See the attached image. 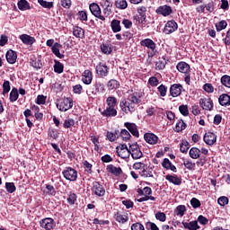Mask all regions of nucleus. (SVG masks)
<instances>
[{"mask_svg":"<svg viewBox=\"0 0 230 230\" xmlns=\"http://www.w3.org/2000/svg\"><path fill=\"white\" fill-rule=\"evenodd\" d=\"M143 92H133L128 96V99H123L119 102V107L122 112L126 114H132L136 111V105L141 103L143 98Z\"/></svg>","mask_w":230,"mask_h":230,"instance_id":"f257e3e1","label":"nucleus"},{"mask_svg":"<svg viewBox=\"0 0 230 230\" xmlns=\"http://www.w3.org/2000/svg\"><path fill=\"white\" fill-rule=\"evenodd\" d=\"M106 109L102 112V116H116L118 114V99L109 96L106 99Z\"/></svg>","mask_w":230,"mask_h":230,"instance_id":"f03ea898","label":"nucleus"},{"mask_svg":"<svg viewBox=\"0 0 230 230\" xmlns=\"http://www.w3.org/2000/svg\"><path fill=\"white\" fill-rule=\"evenodd\" d=\"M140 46L143 48H147V49H151V53H149V57H155V53H157V45L155 42L152 40V39H145L140 41Z\"/></svg>","mask_w":230,"mask_h":230,"instance_id":"7ed1b4c3","label":"nucleus"},{"mask_svg":"<svg viewBox=\"0 0 230 230\" xmlns=\"http://www.w3.org/2000/svg\"><path fill=\"white\" fill-rule=\"evenodd\" d=\"M95 71L101 78H105V76H109V71H111V68L107 66V63L99 62L95 67Z\"/></svg>","mask_w":230,"mask_h":230,"instance_id":"20e7f679","label":"nucleus"},{"mask_svg":"<svg viewBox=\"0 0 230 230\" xmlns=\"http://www.w3.org/2000/svg\"><path fill=\"white\" fill-rule=\"evenodd\" d=\"M89 10L92 15H94L100 21H105V17L102 14V8L96 3H92L89 5Z\"/></svg>","mask_w":230,"mask_h":230,"instance_id":"39448f33","label":"nucleus"},{"mask_svg":"<svg viewBox=\"0 0 230 230\" xmlns=\"http://www.w3.org/2000/svg\"><path fill=\"white\" fill-rule=\"evenodd\" d=\"M63 176L65 177V179H66V181H76V179H78V172H76L72 167H66L63 171Z\"/></svg>","mask_w":230,"mask_h":230,"instance_id":"423d86ee","label":"nucleus"},{"mask_svg":"<svg viewBox=\"0 0 230 230\" xmlns=\"http://www.w3.org/2000/svg\"><path fill=\"white\" fill-rule=\"evenodd\" d=\"M138 14H136L133 19L136 22H146V7L139 6L137 9Z\"/></svg>","mask_w":230,"mask_h":230,"instance_id":"0eeeda50","label":"nucleus"},{"mask_svg":"<svg viewBox=\"0 0 230 230\" xmlns=\"http://www.w3.org/2000/svg\"><path fill=\"white\" fill-rule=\"evenodd\" d=\"M57 107L61 112H66V111H69L73 107V100L71 98H65L57 104Z\"/></svg>","mask_w":230,"mask_h":230,"instance_id":"6e6552de","label":"nucleus"},{"mask_svg":"<svg viewBox=\"0 0 230 230\" xmlns=\"http://www.w3.org/2000/svg\"><path fill=\"white\" fill-rule=\"evenodd\" d=\"M177 28H179V25L176 23L175 20L168 21L164 25V33H165V35H170L174 31H177Z\"/></svg>","mask_w":230,"mask_h":230,"instance_id":"1a4fd4ad","label":"nucleus"},{"mask_svg":"<svg viewBox=\"0 0 230 230\" xmlns=\"http://www.w3.org/2000/svg\"><path fill=\"white\" fill-rule=\"evenodd\" d=\"M182 84H173L170 86L169 93L170 96L172 98H177L182 94Z\"/></svg>","mask_w":230,"mask_h":230,"instance_id":"9d476101","label":"nucleus"},{"mask_svg":"<svg viewBox=\"0 0 230 230\" xmlns=\"http://www.w3.org/2000/svg\"><path fill=\"white\" fill-rule=\"evenodd\" d=\"M116 150L119 157H121V159H128L130 157V151H128L127 145L122 144L117 146Z\"/></svg>","mask_w":230,"mask_h":230,"instance_id":"9b49d317","label":"nucleus"},{"mask_svg":"<svg viewBox=\"0 0 230 230\" xmlns=\"http://www.w3.org/2000/svg\"><path fill=\"white\" fill-rule=\"evenodd\" d=\"M40 227L46 230H51L55 227V220L51 217H46L40 221Z\"/></svg>","mask_w":230,"mask_h":230,"instance_id":"f8f14e48","label":"nucleus"},{"mask_svg":"<svg viewBox=\"0 0 230 230\" xmlns=\"http://www.w3.org/2000/svg\"><path fill=\"white\" fill-rule=\"evenodd\" d=\"M217 135L211 131H208V133H206L203 137V140L204 142L208 145V146H212L215 143H217Z\"/></svg>","mask_w":230,"mask_h":230,"instance_id":"ddd939ff","label":"nucleus"},{"mask_svg":"<svg viewBox=\"0 0 230 230\" xmlns=\"http://www.w3.org/2000/svg\"><path fill=\"white\" fill-rule=\"evenodd\" d=\"M155 12L158 15L168 17V15L172 13V6L165 4V5H160Z\"/></svg>","mask_w":230,"mask_h":230,"instance_id":"4468645a","label":"nucleus"},{"mask_svg":"<svg viewBox=\"0 0 230 230\" xmlns=\"http://www.w3.org/2000/svg\"><path fill=\"white\" fill-rule=\"evenodd\" d=\"M176 69L179 71V73H183L184 75L191 73L190 65L184 61L179 62L176 66Z\"/></svg>","mask_w":230,"mask_h":230,"instance_id":"2eb2a0df","label":"nucleus"},{"mask_svg":"<svg viewBox=\"0 0 230 230\" xmlns=\"http://www.w3.org/2000/svg\"><path fill=\"white\" fill-rule=\"evenodd\" d=\"M19 39L23 44H25V46H32V44L37 42V40H35L34 37H31L28 34H22L20 35Z\"/></svg>","mask_w":230,"mask_h":230,"instance_id":"dca6fc26","label":"nucleus"},{"mask_svg":"<svg viewBox=\"0 0 230 230\" xmlns=\"http://www.w3.org/2000/svg\"><path fill=\"white\" fill-rule=\"evenodd\" d=\"M92 190L97 197H103L105 195V189L98 181L93 182Z\"/></svg>","mask_w":230,"mask_h":230,"instance_id":"f3484780","label":"nucleus"},{"mask_svg":"<svg viewBox=\"0 0 230 230\" xmlns=\"http://www.w3.org/2000/svg\"><path fill=\"white\" fill-rule=\"evenodd\" d=\"M82 82L85 84V85H91L93 83V72L89 69L84 71L82 75Z\"/></svg>","mask_w":230,"mask_h":230,"instance_id":"a211bd4d","label":"nucleus"},{"mask_svg":"<svg viewBox=\"0 0 230 230\" xmlns=\"http://www.w3.org/2000/svg\"><path fill=\"white\" fill-rule=\"evenodd\" d=\"M5 58L8 64H15L17 62V52L13 49H9L5 54Z\"/></svg>","mask_w":230,"mask_h":230,"instance_id":"6ab92c4d","label":"nucleus"},{"mask_svg":"<svg viewBox=\"0 0 230 230\" xmlns=\"http://www.w3.org/2000/svg\"><path fill=\"white\" fill-rule=\"evenodd\" d=\"M144 139L149 145H157V141H159V137L155 134H153V133H146L144 135Z\"/></svg>","mask_w":230,"mask_h":230,"instance_id":"aec40b11","label":"nucleus"},{"mask_svg":"<svg viewBox=\"0 0 230 230\" xmlns=\"http://www.w3.org/2000/svg\"><path fill=\"white\" fill-rule=\"evenodd\" d=\"M73 35L76 39H85V30H84L80 26H74L73 27Z\"/></svg>","mask_w":230,"mask_h":230,"instance_id":"412c9836","label":"nucleus"},{"mask_svg":"<svg viewBox=\"0 0 230 230\" xmlns=\"http://www.w3.org/2000/svg\"><path fill=\"white\" fill-rule=\"evenodd\" d=\"M125 127L135 137H139V131L137 130V126L134 123L126 122Z\"/></svg>","mask_w":230,"mask_h":230,"instance_id":"4be33fe9","label":"nucleus"},{"mask_svg":"<svg viewBox=\"0 0 230 230\" xmlns=\"http://www.w3.org/2000/svg\"><path fill=\"white\" fill-rule=\"evenodd\" d=\"M60 49H62V44L55 42L51 48V51L58 58H64L65 56L60 53Z\"/></svg>","mask_w":230,"mask_h":230,"instance_id":"5701e85b","label":"nucleus"},{"mask_svg":"<svg viewBox=\"0 0 230 230\" xmlns=\"http://www.w3.org/2000/svg\"><path fill=\"white\" fill-rule=\"evenodd\" d=\"M111 28L113 33H119L121 31V21L113 19L111 22Z\"/></svg>","mask_w":230,"mask_h":230,"instance_id":"b1692460","label":"nucleus"},{"mask_svg":"<svg viewBox=\"0 0 230 230\" xmlns=\"http://www.w3.org/2000/svg\"><path fill=\"white\" fill-rule=\"evenodd\" d=\"M166 64H168V59H166V56H163L162 58H158V61H156L155 67L161 71L166 67Z\"/></svg>","mask_w":230,"mask_h":230,"instance_id":"393cba45","label":"nucleus"},{"mask_svg":"<svg viewBox=\"0 0 230 230\" xmlns=\"http://www.w3.org/2000/svg\"><path fill=\"white\" fill-rule=\"evenodd\" d=\"M147 116H159V114L164 115V110L157 108V107H151L146 110Z\"/></svg>","mask_w":230,"mask_h":230,"instance_id":"a878e982","label":"nucleus"},{"mask_svg":"<svg viewBox=\"0 0 230 230\" xmlns=\"http://www.w3.org/2000/svg\"><path fill=\"white\" fill-rule=\"evenodd\" d=\"M141 177H144V179H146L148 177H154V168L148 166L144 167L143 170L139 172Z\"/></svg>","mask_w":230,"mask_h":230,"instance_id":"bb28decb","label":"nucleus"},{"mask_svg":"<svg viewBox=\"0 0 230 230\" xmlns=\"http://www.w3.org/2000/svg\"><path fill=\"white\" fill-rule=\"evenodd\" d=\"M119 81L116 79H111L107 83V87L109 91H116V89H119Z\"/></svg>","mask_w":230,"mask_h":230,"instance_id":"cd10ccee","label":"nucleus"},{"mask_svg":"<svg viewBox=\"0 0 230 230\" xmlns=\"http://www.w3.org/2000/svg\"><path fill=\"white\" fill-rule=\"evenodd\" d=\"M107 172L109 173H112L113 175H116L118 177L119 175H121V172H123L120 167H116L113 164H110L107 166Z\"/></svg>","mask_w":230,"mask_h":230,"instance_id":"c85d7f7f","label":"nucleus"},{"mask_svg":"<svg viewBox=\"0 0 230 230\" xmlns=\"http://www.w3.org/2000/svg\"><path fill=\"white\" fill-rule=\"evenodd\" d=\"M114 218L117 222H119V224H125V222L128 221V216L121 212H117L114 216Z\"/></svg>","mask_w":230,"mask_h":230,"instance_id":"c756f323","label":"nucleus"},{"mask_svg":"<svg viewBox=\"0 0 230 230\" xmlns=\"http://www.w3.org/2000/svg\"><path fill=\"white\" fill-rule=\"evenodd\" d=\"M163 168H165V170H171L172 172H177V168L175 165L172 164V162H170V159L164 158L162 163Z\"/></svg>","mask_w":230,"mask_h":230,"instance_id":"7c9ffc66","label":"nucleus"},{"mask_svg":"<svg viewBox=\"0 0 230 230\" xmlns=\"http://www.w3.org/2000/svg\"><path fill=\"white\" fill-rule=\"evenodd\" d=\"M218 102L219 104L223 106L230 105V95L227 93H223L219 95Z\"/></svg>","mask_w":230,"mask_h":230,"instance_id":"2f4dec72","label":"nucleus"},{"mask_svg":"<svg viewBox=\"0 0 230 230\" xmlns=\"http://www.w3.org/2000/svg\"><path fill=\"white\" fill-rule=\"evenodd\" d=\"M202 103H203V111H211L212 109H214V102L213 101H211V99H203L202 101Z\"/></svg>","mask_w":230,"mask_h":230,"instance_id":"473e14b6","label":"nucleus"},{"mask_svg":"<svg viewBox=\"0 0 230 230\" xmlns=\"http://www.w3.org/2000/svg\"><path fill=\"white\" fill-rule=\"evenodd\" d=\"M17 6L19 10L22 12H25V10H31V6H30V3L26 0H20L18 1Z\"/></svg>","mask_w":230,"mask_h":230,"instance_id":"72a5a7b5","label":"nucleus"},{"mask_svg":"<svg viewBox=\"0 0 230 230\" xmlns=\"http://www.w3.org/2000/svg\"><path fill=\"white\" fill-rule=\"evenodd\" d=\"M101 51L104 55H111L112 53V45L108 43L101 44Z\"/></svg>","mask_w":230,"mask_h":230,"instance_id":"f704fd0d","label":"nucleus"},{"mask_svg":"<svg viewBox=\"0 0 230 230\" xmlns=\"http://www.w3.org/2000/svg\"><path fill=\"white\" fill-rule=\"evenodd\" d=\"M9 100L12 103L19 100V90L16 87H13L10 93Z\"/></svg>","mask_w":230,"mask_h":230,"instance_id":"c9c22d12","label":"nucleus"},{"mask_svg":"<svg viewBox=\"0 0 230 230\" xmlns=\"http://www.w3.org/2000/svg\"><path fill=\"white\" fill-rule=\"evenodd\" d=\"M165 179H166V181H169V182H172V184H175L176 186H181V184L182 183L181 179L177 176L166 175Z\"/></svg>","mask_w":230,"mask_h":230,"instance_id":"e433bc0d","label":"nucleus"},{"mask_svg":"<svg viewBox=\"0 0 230 230\" xmlns=\"http://www.w3.org/2000/svg\"><path fill=\"white\" fill-rule=\"evenodd\" d=\"M54 62V73L62 75V73H64V64L60 63L58 60H55Z\"/></svg>","mask_w":230,"mask_h":230,"instance_id":"4c0bfd02","label":"nucleus"},{"mask_svg":"<svg viewBox=\"0 0 230 230\" xmlns=\"http://www.w3.org/2000/svg\"><path fill=\"white\" fill-rule=\"evenodd\" d=\"M115 6L119 10H127L128 7V3H127V0H116Z\"/></svg>","mask_w":230,"mask_h":230,"instance_id":"58836bf2","label":"nucleus"},{"mask_svg":"<svg viewBox=\"0 0 230 230\" xmlns=\"http://www.w3.org/2000/svg\"><path fill=\"white\" fill-rule=\"evenodd\" d=\"M30 64L34 69H41L42 67V63H40V60L37 59L35 57L30 59Z\"/></svg>","mask_w":230,"mask_h":230,"instance_id":"ea45409f","label":"nucleus"},{"mask_svg":"<svg viewBox=\"0 0 230 230\" xmlns=\"http://www.w3.org/2000/svg\"><path fill=\"white\" fill-rule=\"evenodd\" d=\"M216 29L217 32L222 31V30H225L227 28V22L226 20H221L218 22L215 23Z\"/></svg>","mask_w":230,"mask_h":230,"instance_id":"a19ab883","label":"nucleus"},{"mask_svg":"<svg viewBox=\"0 0 230 230\" xmlns=\"http://www.w3.org/2000/svg\"><path fill=\"white\" fill-rule=\"evenodd\" d=\"M189 154L191 159H199V157H200V150L197 147H192Z\"/></svg>","mask_w":230,"mask_h":230,"instance_id":"79ce46f5","label":"nucleus"},{"mask_svg":"<svg viewBox=\"0 0 230 230\" xmlns=\"http://www.w3.org/2000/svg\"><path fill=\"white\" fill-rule=\"evenodd\" d=\"M183 226L186 229H190V230L199 229V223L197 221H191L190 223H183Z\"/></svg>","mask_w":230,"mask_h":230,"instance_id":"37998d69","label":"nucleus"},{"mask_svg":"<svg viewBox=\"0 0 230 230\" xmlns=\"http://www.w3.org/2000/svg\"><path fill=\"white\" fill-rule=\"evenodd\" d=\"M77 17L81 22H87L88 21V16H87V11H78L77 13Z\"/></svg>","mask_w":230,"mask_h":230,"instance_id":"c03bdc74","label":"nucleus"},{"mask_svg":"<svg viewBox=\"0 0 230 230\" xmlns=\"http://www.w3.org/2000/svg\"><path fill=\"white\" fill-rule=\"evenodd\" d=\"M186 128V123H184V120H179L174 128L175 132H182Z\"/></svg>","mask_w":230,"mask_h":230,"instance_id":"a18cd8bd","label":"nucleus"},{"mask_svg":"<svg viewBox=\"0 0 230 230\" xmlns=\"http://www.w3.org/2000/svg\"><path fill=\"white\" fill-rule=\"evenodd\" d=\"M175 215L177 217H184V213H186V206L184 205H180L176 208L174 210Z\"/></svg>","mask_w":230,"mask_h":230,"instance_id":"49530a36","label":"nucleus"},{"mask_svg":"<svg viewBox=\"0 0 230 230\" xmlns=\"http://www.w3.org/2000/svg\"><path fill=\"white\" fill-rule=\"evenodd\" d=\"M39 4H40V6H42V8H47L48 10H51V8H53L54 4L53 2H48L45 0H38Z\"/></svg>","mask_w":230,"mask_h":230,"instance_id":"de8ad7c7","label":"nucleus"},{"mask_svg":"<svg viewBox=\"0 0 230 230\" xmlns=\"http://www.w3.org/2000/svg\"><path fill=\"white\" fill-rule=\"evenodd\" d=\"M206 10L209 13H212V12L215 11V2L214 1H208L207 4H205V7H203L202 12Z\"/></svg>","mask_w":230,"mask_h":230,"instance_id":"09e8293b","label":"nucleus"},{"mask_svg":"<svg viewBox=\"0 0 230 230\" xmlns=\"http://www.w3.org/2000/svg\"><path fill=\"white\" fill-rule=\"evenodd\" d=\"M157 91H158L160 96H162V98H164V96H166V93H168V87L164 84H160L157 87Z\"/></svg>","mask_w":230,"mask_h":230,"instance_id":"8fccbe9b","label":"nucleus"},{"mask_svg":"<svg viewBox=\"0 0 230 230\" xmlns=\"http://www.w3.org/2000/svg\"><path fill=\"white\" fill-rule=\"evenodd\" d=\"M180 150L182 154H187L188 150H190V143H188L186 140H183L180 145Z\"/></svg>","mask_w":230,"mask_h":230,"instance_id":"3c124183","label":"nucleus"},{"mask_svg":"<svg viewBox=\"0 0 230 230\" xmlns=\"http://www.w3.org/2000/svg\"><path fill=\"white\" fill-rule=\"evenodd\" d=\"M2 87H3L2 94L5 96V94H8L10 93V89H12V86H10V81H4Z\"/></svg>","mask_w":230,"mask_h":230,"instance_id":"603ef678","label":"nucleus"},{"mask_svg":"<svg viewBox=\"0 0 230 230\" xmlns=\"http://www.w3.org/2000/svg\"><path fill=\"white\" fill-rule=\"evenodd\" d=\"M5 190L8 193H13L17 188L13 182H5Z\"/></svg>","mask_w":230,"mask_h":230,"instance_id":"864d4df0","label":"nucleus"},{"mask_svg":"<svg viewBox=\"0 0 230 230\" xmlns=\"http://www.w3.org/2000/svg\"><path fill=\"white\" fill-rule=\"evenodd\" d=\"M179 111L183 116H190V109L188 108V105H184V104L180 105Z\"/></svg>","mask_w":230,"mask_h":230,"instance_id":"5fc2aeb1","label":"nucleus"},{"mask_svg":"<svg viewBox=\"0 0 230 230\" xmlns=\"http://www.w3.org/2000/svg\"><path fill=\"white\" fill-rule=\"evenodd\" d=\"M190 111L193 114V116H199V114H200V106H199V104L194 103L191 105Z\"/></svg>","mask_w":230,"mask_h":230,"instance_id":"6e6d98bb","label":"nucleus"},{"mask_svg":"<svg viewBox=\"0 0 230 230\" xmlns=\"http://www.w3.org/2000/svg\"><path fill=\"white\" fill-rule=\"evenodd\" d=\"M130 155L133 159H141V157H143V152H141V148L133 151L130 153Z\"/></svg>","mask_w":230,"mask_h":230,"instance_id":"4d7b16f0","label":"nucleus"},{"mask_svg":"<svg viewBox=\"0 0 230 230\" xmlns=\"http://www.w3.org/2000/svg\"><path fill=\"white\" fill-rule=\"evenodd\" d=\"M220 80L222 85L228 87V89H230V75H223Z\"/></svg>","mask_w":230,"mask_h":230,"instance_id":"13d9d810","label":"nucleus"},{"mask_svg":"<svg viewBox=\"0 0 230 230\" xmlns=\"http://www.w3.org/2000/svg\"><path fill=\"white\" fill-rule=\"evenodd\" d=\"M156 220H159L160 222H166V214L164 212L158 211L155 215Z\"/></svg>","mask_w":230,"mask_h":230,"instance_id":"bf43d9fd","label":"nucleus"},{"mask_svg":"<svg viewBox=\"0 0 230 230\" xmlns=\"http://www.w3.org/2000/svg\"><path fill=\"white\" fill-rule=\"evenodd\" d=\"M148 84L151 85V87H157L159 85V79L155 76H151L148 79Z\"/></svg>","mask_w":230,"mask_h":230,"instance_id":"052dcab7","label":"nucleus"},{"mask_svg":"<svg viewBox=\"0 0 230 230\" xmlns=\"http://www.w3.org/2000/svg\"><path fill=\"white\" fill-rule=\"evenodd\" d=\"M217 202L219 206L225 207L226 205L229 204V199L227 196H221L218 199Z\"/></svg>","mask_w":230,"mask_h":230,"instance_id":"680f3d73","label":"nucleus"},{"mask_svg":"<svg viewBox=\"0 0 230 230\" xmlns=\"http://www.w3.org/2000/svg\"><path fill=\"white\" fill-rule=\"evenodd\" d=\"M47 96H44L43 94L38 95L36 99L37 105H44L46 103Z\"/></svg>","mask_w":230,"mask_h":230,"instance_id":"e2e57ef3","label":"nucleus"},{"mask_svg":"<svg viewBox=\"0 0 230 230\" xmlns=\"http://www.w3.org/2000/svg\"><path fill=\"white\" fill-rule=\"evenodd\" d=\"M120 136L123 141H128V139H130L131 137L130 133L127 129H122L120 132Z\"/></svg>","mask_w":230,"mask_h":230,"instance_id":"0e129e2a","label":"nucleus"},{"mask_svg":"<svg viewBox=\"0 0 230 230\" xmlns=\"http://www.w3.org/2000/svg\"><path fill=\"white\" fill-rule=\"evenodd\" d=\"M31 115L33 116H42V113L39 112L40 111V108L39 106H35L33 105L31 108Z\"/></svg>","mask_w":230,"mask_h":230,"instance_id":"69168bd1","label":"nucleus"},{"mask_svg":"<svg viewBox=\"0 0 230 230\" xmlns=\"http://www.w3.org/2000/svg\"><path fill=\"white\" fill-rule=\"evenodd\" d=\"M131 230H145V226L141 223H135L131 226Z\"/></svg>","mask_w":230,"mask_h":230,"instance_id":"338daca9","label":"nucleus"},{"mask_svg":"<svg viewBox=\"0 0 230 230\" xmlns=\"http://www.w3.org/2000/svg\"><path fill=\"white\" fill-rule=\"evenodd\" d=\"M223 42L225 46H230V29L227 31L226 37L223 38Z\"/></svg>","mask_w":230,"mask_h":230,"instance_id":"774afa93","label":"nucleus"}]
</instances>
